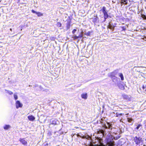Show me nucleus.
I'll use <instances>...</instances> for the list:
<instances>
[{"label": "nucleus", "mask_w": 146, "mask_h": 146, "mask_svg": "<svg viewBox=\"0 0 146 146\" xmlns=\"http://www.w3.org/2000/svg\"><path fill=\"white\" fill-rule=\"evenodd\" d=\"M97 133L98 134H101V136H102V137H104L106 135V131L102 129H100L97 131Z\"/></svg>", "instance_id": "7ed1b4c3"}, {"label": "nucleus", "mask_w": 146, "mask_h": 146, "mask_svg": "<svg viewBox=\"0 0 146 146\" xmlns=\"http://www.w3.org/2000/svg\"><path fill=\"white\" fill-rule=\"evenodd\" d=\"M117 85L120 89L122 90L124 89V87L122 84H121L120 81H119L117 83Z\"/></svg>", "instance_id": "0eeeda50"}, {"label": "nucleus", "mask_w": 146, "mask_h": 146, "mask_svg": "<svg viewBox=\"0 0 146 146\" xmlns=\"http://www.w3.org/2000/svg\"><path fill=\"white\" fill-rule=\"evenodd\" d=\"M127 121L129 123H131L132 121L133 120L132 118H127Z\"/></svg>", "instance_id": "412c9836"}, {"label": "nucleus", "mask_w": 146, "mask_h": 146, "mask_svg": "<svg viewBox=\"0 0 146 146\" xmlns=\"http://www.w3.org/2000/svg\"><path fill=\"white\" fill-rule=\"evenodd\" d=\"M81 97L83 99L85 100L87 98V93H84L82 94L81 95Z\"/></svg>", "instance_id": "9d476101"}, {"label": "nucleus", "mask_w": 146, "mask_h": 146, "mask_svg": "<svg viewBox=\"0 0 146 146\" xmlns=\"http://www.w3.org/2000/svg\"><path fill=\"white\" fill-rule=\"evenodd\" d=\"M144 91H145L146 92V88L145 89V90H144Z\"/></svg>", "instance_id": "ea45409f"}, {"label": "nucleus", "mask_w": 146, "mask_h": 146, "mask_svg": "<svg viewBox=\"0 0 146 146\" xmlns=\"http://www.w3.org/2000/svg\"><path fill=\"white\" fill-rule=\"evenodd\" d=\"M102 12L104 14V21H105L106 19L108 18V15L107 14V12L106 11V8L104 7L102 8Z\"/></svg>", "instance_id": "f03ea898"}, {"label": "nucleus", "mask_w": 146, "mask_h": 146, "mask_svg": "<svg viewBox=\"0 0 146 146\" xmlns=\"http://www.w3.org/2000/svg\"><path fill=\"white\" fill-rule=\"evenodd\" d=\"M95 146H105L103 144H102L100 145H97Z\"/></svg>", "instance_id": "7c9ffc66"}, {"label": "nucleus", "mask_w": 146, "mask_h": 146, "mask_svg": "<svg viewBox=\"0 0 146 146\" xmlns=\"http://www.w3.org/2000/svg\"><path fill=\"white\" fill-rule=\"evenodd\" d=\"M120 122L122 121L121 119V120H120Z\"/></svg>", "instance_id": "79ce46f5"}, {"label": "nucleus", "mask_w": 146, "mask_h": 146, "mask_svg": "<svg viewBox=\"0 0 146 146\" xmlns=\"http://www.w3.org/2000/svg\"><path fill=\"white\" fill-rule=\"evenodd\" d=\"M91 33V32L90 31H88V32L85 33V35L87 36H90Z\"/></svg>", "instance_id": "5701e85b"}, {"label": "nucleus", "mask_w": 146, "mask_h": 146, "mask_svg": "<svg viewBox=\"0 0 146 146\" xmlns=\"http://www.w3.org/2000/svg\"><path fill=\"white\" fill-rule=\"evenodd\" d=\"M111 78L113 82H117L118 81V78L117 77H111Z\"/></svg>", "instance_id": "ddd939ff"}, {"label": "nucleus", "mask_w": 146, "mask_h": 146, "mask_svg": "<svg viewBox=\"0 0 146 146\" xmlns=\"http://www.w3.org/2000/svg\"><path fill=\"white\" fill-rule=\"evenodd\" d=\"M117 133H113V134L112 135L113 137L115 140H116L118 139L120 137V133H119L118 135L117 136H116V135L117 134ZM113 139V138H112V139Z\"/></svg>", "instance_id": "39448f33"}, {"label": "nucleus", "mask_w": 146, "mask_h": 146, "mask_svg": "<svg viewBox=\"0 0 146 146\" xmlns=\"http://www.w3.org/2000/svg\"><path fill=\"white\" fill-rule=\"evenodd\" d=\"M85 136H83V137H82V138H85Z\"/></svg>", "instance_id": "4c0bfd02"}, {"label": "nucleus", "mask_w": 146, "mask_h": 146, "mask_svg": "<svg viewBox=\"0 0 146 146\" xmlns=\"http://www.w3.org/2000/svg\"><path fill=\"white\" fill-rule=\"evenodd\" d=\"M76 30L75 29H74L72 31V33L73 34H74V33L76 32Z\"/></svg>", "instance_id": "c756f323"}, {"label": "nucleus", "mask_w": 146, "mask_h": 146, "mask_svg": "<svg viewBox=\"0 0 146 146\" xmlns=\"http://www.w3.org/2000/svg\"><path fill=\"white\" fill-rule=\"evenodd\" d=\"M122 115V113H116V117H119V116L120 115Z\"/></svg>", "instance_id": "393cba45"}, {"label": "nucleus", "mask_w": 146, "mask_h": 146, "mask_svg": "<svg viewBox=\"0 0 146 146\" xmlns=\"http://www.w3.org/2000/svg\"><path fill=\"white\" fill-rule=\"evenodd\" d=\"M70 23L69 22H68L66 23V30H68V29H69L70 28Z\"/></svg>", "instance_id": "f3484780"}, {"label": "nucleus", "mask_w": 146, "mask_h": 146, "mask_svg": "<svg viewBox=\"0 0 146 146\" xmlns=\"http://www.w3.org/2000/svg\"><path fill=\"white\" fill-rule=\"evenodd\" d=\"M118 76L120 77L121 80L122 81L124 80V77L123 74L121 73L118 74Z\"/></svg>", "instance_id": "4468645a"}, {"label": "nucleus", "mask_w": 146, "mask_h": 146, "mask_svg": "<svg viewBox=\"0 0 146 146\" xmlns=\"http://www.w3.org/2000/svg\"><path fill=\"white\" fill-rule=\"evenodd\" d=\"M82 36L83 35H82V34H81V35H80L78 36L79 37V38H82Z\"/></svg>", "instance_id": "72a5a7b5"}, {"label": "nucleus", "mask_w": 146, "mask_h": 146, "mask_svg": "<svg viewBox=\"0 0 146 146\" xmlns=\"http://www.w3.org/2000/svg\"><path fill=\"white\" fill-rule=\"evenodd\" d=\"M10 30L11 31H12V29H10Z\"/></svg>", "instance_id": "a19ab883"}, {"label": "nucleus", "mask_w": 146, "mask_h": 146, "mask_svg": "<svg viewBox=\"0 0 146 146\" xmlns=\"http://www.w3.org/2000/svg\"><path fill=\"white\" fill-rule=\"evenodd\" d=\"M114 142L112 140H110L107 143V146H113L114 145Z\"/></svg>", "instance_id": "6e6552de"}, {"label": "nucleus", "mask_w": 146, "mask_h": 146, "mask_svg": "<svg viewBox=\"0 0 146 146\" xmlns=\"http://www.w3.org/2000/svg\"><path fill=\"white\" fill-rule=\"evenodd\" d=\"M107 124L108 125V127L106 125H104V127L105 129H107L109 128V129H111V130L112 129V126L109 123H108V122H107Z\"/></svg>", "instance_id": "f8f14e48"}, {"label": "nucleus", "mask_w": 146, "mask_h": 146, "mask_svg": "<svg viewBox=\"0 0 146 146\" xmlns=\"http://www.w3.org/2000/svg\"><path fill=\"white\" fill-rule=\"evenodd\" d=\"M28 118L30 121H33L35 119V117L32 115L28 116Z\"/></svg>", "instance_id": "9b49d317"}, {"label": "nucleus", "mask_w": 146, "mask_h": 146, "mask_svg": "<svg viewBox=\"0 0 146 146\" xmlns=\"http://www.w3.org/2000/svg\"><path fill=\"white\" fill-rule=\"evenodd\" d=\"M22 106V104L19 101L17 100L16 101V107L17 109H18L19 108H21Z\"/></svg>", "instance_id": "423d86ee"}, {"label": "nucleus", "mask_w": 146, "mask_h": 146, "mask_svg": "<svg viewBox=\"0 0 146 146\" xmlns=\"http://www.w3.org/2000/svg\"><path fill=\"white\" fill-rule=\"evenodd\" d=\"M51 123L53 124H56V122L55 120H52V121Z\"/></svg>", "instance_id": "bb28decb"}, {"label": "nucleus", "mask_w": 146, "mask_h": 146, "mask_svg": "<svg viewBox=\"0 0 146 146\" xmlns=\"http://www.w3.org/2000/svg\"><path fill=\"white\" fill-rule=\"evenodd\" d=\"M114 27H113L110 24L108 26V28H109L110 29H113V30L114 29Z\"/></svg>", "instance_id": "6ab92c4d"}, {"label": "nucleus", "mask_w": 146, "mask_h": 146, "mask_svg": "<svg viewBox=\"0 0 146 146\" xmlns=\"http://www.w3.org/2000/svg\"><path fill=\"white\" fill-rule=\"evenodd\" d=\"M146 88V86H143V88L144 90Z\"/></svg>", "instance_id": "c9c22d12"}, {"label": "nucleus", "mask_w": 146, "mask_h": 146, "mask_svg": "<svg viewBox=\"0 0 146 146\" xmlns=\"http://www.w3.org/2000/svg\"><path fill=\"white\" fill-rule=\"evenodd\" d=\"M128 114H126V115H128Z\"/></svg>", "instance_id": "c03bdc74"}, {"label": "nucleus", "mask_w": 146, "mask_h": 146, "mask_svg": "<svg viewBox=\"0 0 146 146\" xmlns=\"http://www.w3.org/2000/svg\"><path fill=\"white\" fill-rule=\"evenodd\" d=\"M96 145H94L93 144H90L89 146H95Z\"/></svg>", "instance_id": "e433bc0d"}, {"label": "nucleus", "mask_w": 146, "mask_h": 146, "mask_svg": "<svg viewBox=\"0 0 146 146\" xmlns=\"http://www.w3.org/2000/svg\"><path fill=\"white\" fill-rule=\"evenodd\" d=\"M8 92V93L10 95H11L13 94V93L11 91H7Z\"/></svg>", "instance_id": "c85d7f7f"}, {"label": "nucleus", "mask_w": 146, "mask_h": 146, "mask_svg": "<svg viewBox=\"0 0 146 146\" xmlns=\"http://www.w3.org/2000/svg\"><path fill=\"white\" fill-rule=\"evenodd\" d=\"M74 39L75 40V39H76L78 38H79V37H78V36H77L76 35H75L74 36V37H73Z\"/></svg>", "instance_id": "cd10ccee"}, {"label": "nucleus", "mask_w": 146, "mask_h": 146, "mask_svg": "<svg viewBox=\"0 0 146 146\" xmlns=\"http://www.w3.org/2000/svg\"><path fill=\"white\" fill-rule=\"evenodd\" d=\"M11 127V126L9 125H6L4 127V129L5 130H7Z\"/></svg>", "instance_id": "2eb2a0df"}, {"label": "nucleus", "mask_w": 146, "mask_h": 146, "mask_svg": "<svg viewBox=\"0 0 146 146\" xmlns=\"http://www.w3.org/2000/svg\"><path fill=\"white\" fill-rule=\"evenodd\" d=\"M118 70H115L112 72L109 73L108 76L110 77H115V76L118 74Z\"/></svg>", "instance_id": "20e7f679"}, {"label": "nucleus", "mask_w": 146, "mask_h": 146, "mask_svg": "<svg viewBox=\"0 0 146 146\" xmlns=\"http://www.w3.org/2000/svg\"><path fill=\"white\" fill-rule=\"evenodd\" d=\"M122 96L123 98L125 99H127L129 98V96L127 95L124 94Z\"/></svg>", "instance_id": "a211bd4d"}, {"label": "nucleus", "mask_w": 146, "mask_h": 146, "mask_svg": "<svg viewBox=\"0 0 146 146\" xmlns=\"http://www.w3.org/2000/svg\"><path fill=\"white\" fill-rule=\"evenodd\" d=\"M123 30L125 31L126 30V28H124V27H122Z\"/></svg>", "instance_id": "f704fd0d"}, {"label": "nucleus", "mask_w": 146, "mask_h": 146, "mask_svg": "<svg viewBox=\"0 0 146 146\" xmlns=\"http://www.w3.org/2000/svg\"><path fill=\"white\" fill-rule=\"evenodd\" d=\"M142 128V125L141 124H139L136 127V129L138 130L139 129H141Z\"/></svg>", "instance_id": "dca6fc26"}, {"label": "nucleus", "mask_w": 146, "mask_h": 146, "mask_svg": "<svg viewBox=\"0 0 146 146\" xmlns=\"http://www.w3.org/2000/svg\"><path fill=\"white\" fill-rule=\"evenodd\" d=\"M77 137H80V135L78 134L77 135Z\"/></svg>", "instance_id": "58836bf2"}, {"label": "nucleus", "mask_w": 146, "mask_h": 146, "mask_svg": "<svg viewBox=\"0 0 146 146\" xmlns=\"http://www.w3.org/2000/svg\"><path fill=\"white\" fill-rule=\"evenodd\" d=\"M122 3H123L124 2H126V0H121Z\"/></svg>", "instance_id": "473e14b6"}, {"label": "nucleus", "mask_w": 146, "mask_h": 146, "mask_svg": "<svg viewBox=\"0 0 146 146\" xmlns=\"http://www.w3.org/2000/svg\"><path fill=\"white\" fill-rule=\"evenodd\" d=\"M133 140L135 144L137 145H139L142 141V138L140 137L135 136L134 137Z\"/></svg>", "instance_id": "f257e3e1"}, {"label": "nucleus", "mask_w": 146, "mask_h": 146, "mask_svg": "<svg viewBox=\"0 0 146 146\" xmlns=\"http://www.w3.org/2000/svg\"><path fill=\"white\" fill-rule=\"evenodd\" d=\"M85 138L87 139H88V140L91 139V137L88 135H86L85 136Z\"/></svg>", "instance_id": "4be33fe9"}, {"label": "nucleus", "mask_w": 146, "mask_h": 146, "mask_svg": "<svg viewBox=\"0 0 146 146\" xmlns=\"http://www.w3.org/2000/svg\"><path fill=\"white\" fill-rule=\"evenodd\" d=\"M36 14L38 16H40L42 15V14L40 12L36 13Z\"/></svg>", "instance_id": "b1692460"}, {"label": "nucleus", "mask_w": 146, "mask_h": 146, "mask_svg": "<svg viewBox=\"0 0 146 146\" xmlns=\"http://www.w3.org/2000/svg\"><path fill=\"white\" fill-rule=\"evenodd\" d=\"M56 25L58 27H60L61 26L62 24L61 23L58 22L57 23Z\"/></svg>", "instance_id": "a878e982"}, {"label": "nucleus", "mask_w": 146, "mask_h": 146, "mask_svg": "<svg viewBox=\"0 0 146 146\" xmlns=\"http://www.w3.org/2000/svg\"><path fill=\"white\" fill-rule=\"evenodd\" d=\"M143 146H146V145H143Z\"/></svg>", "instance_id": "37998d69"}, {"label": "nucleus", "mask_w": 146, "mask_h": 146, "mask_svg": "<svg viewBox=\"0 0 146 146\" xmlns=\"http://www.w3.org/2000/svg\"><path fill=\"white\" fill-rule=\"evenodd\" d=\"M32 12L33 13H36H36H37L36 11H35L34 10H32Z\"/></svg>", "instance_id": "2f4dec72"}, {"label": "nucleus", "mask_w": 146, "mask_h": 146, "mask_svg": "<svg viewBox=\"0 0 146 146\" xmlns=\"http://www.w3.org/2000/svg\"><path fill=\"white\" fill-rule=\"evenodd\" d=\"M14 97L15 100H17L18 99V96L16 93H15L14 94Z\"/></svg>", "instance_id": "aec40b11"}, {"label": "nucleus", "mask_w": 146, "mask_h": 146, "mask_svg": "<svg viewBox=\"0 0 146 146\" xmlns=\"http://www.w3.org/2000/svg\"><path fill=\"white\" fill-rule=\"evenodd\" d=\"M19 141L24 145H26L27 144V141L24 139H20Z\"/></svg>", "instance_id": "1a4fd4ad"}]
</instances>
